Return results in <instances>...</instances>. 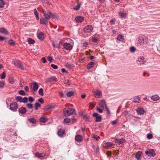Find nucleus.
I'll return each mask as SVG.
<instances>
[{
	"instance_id": "obj_1",
	"label": "nucleus",
	"mask_w": 160,
	"mask_h": 160,
	"mask_svg": "<svg viewBox=\"0 0 160 160\" xmlns=\"http://www.w3.org/2000/svg\"><path fill=\"white\" fill-rule=\"evenodd\" d=\"M148 38L145 36H141L137 39V44L142 46L146 45L148 42Z\"/></svg>"
},
{
	"instance_id": "obj_2",
	"label": "nucleus",
	"mask_w": 160,
	"mask_h": 160,
	"mask_svg": "<svg viewBox=\"0 0 160 160\" xmlns=\"http://www.w3.org/2000/svg\"><path fill=\"white\" fill-rule=\"evenodd\" d=\"M75 111V109L70 108H68V109L64 108L63 110L64 114L66 117L72 115Z\"/></svg>"
},
{
	"instance_id": "obj_3",
	"label": "nucleus",
	"mask_w": 160,
	"mask_h": 160,
	"mask_svg": "<svg viewBox=\"0 0 160 160\" xmlns=\"http://www.w3.org/2000/svg\"><path fill=\"white\" fill-rule=\"evenodd\" d=\"M13 63L18 68L22 70H24L26 69V68L23 66L21 62L19 60H14L13 61Z\"/></svg>"
},
{
	"instance_id": "obj_4",
	"label": "nucleus",
	"mask_w": 160,
	"mask_h": 160,
	"mask_svg": "<svg viewBox=\"0 0 160 160\" xmlns=\"http://www.w3.org/2000/svg\"><path fill=\"white\" fill-rule=\"evenodd\" d=\"M145 153L149 157H154L156 155L153 149H150L148 150H147L145 151Z\"/></svg>"
},
{
	"instance_id": "obj_5",
	"label": "nucleus",
	"mask_w": 160,
	"mask_h": 160,
	"mask_svg": "<svg viewBox=\"0 0 160 160\" xmlns=\"http://www.w3.org/2000/svg\"><path fill=\"white\" fill-rule=\"evenodd\" d=\"M18 108V104L16 102H13L10 105V109L13 112L16 111Z\"/></svg>"
},
{
	"instance_id": "obj_6",
	"label": "nucleus",
	"mask_w": 160,
	"mask_h": 160,
	"mask_svg": "<svg viewBox=\"0 0 160 160\" xmlns=\"http://www.w3.org/2000/svg\"><path fill=\"white\" fill-rule=\"evenodd\" d=\"M93 30L92 27L91 25H88L86 26L84 28V31L86 33H89L92 32Z\"/></svg>"
},
{
	"instance_id": "obj_7",
	"label": "nucleus",
	"mask_w": 160,
	"mask_h": 160,
	"mask_svg": "<svg viewBox=\"0 0 160 160\" xmlns=\"http://www.w3.org/2000/svg\"><path fill=\"white\" fill-rule=\"evenodd\" d=\"M115 142L116 143H118L119 144H123L125 142V140L124 138H121L117 139L116 138H114Z\"/></svg>"
},
{
	"instance_id": "obj_8",
	"label": "nucleus",
	"mask_w": 160,
	"mask_h": 160,
	"mask_svg": "<svg viewBox=\"0 0 160 160\" xmlns=\"http://www.w3.org/2000/svg\"><path fill=\"white\" fill-rule=\"evenodd\" d=\"M63 47L64 48L67 50H71L72 48V46L69 43H65L63 44Z\"/></svg>"
},
{
	"instance_id": "obj_9",
	"label": "nucleus",
	"mask_w": 160,
	"mask_h": 160,
	"mask_svg": "<svg viewBox=\"0 0 160 160\" xmlns=\"http://www.w3.org/2000/svg\"><path fill=\"white\" fill-rule=\"evenodd\" d=\"M93 94L94 95L95 97L97 98L101 97L102 96V92L100 91L97 90L96 91H93Z\"/></svg>"
},
{
	"instance_id": "obj_10",
	"label": "nucleus",
	"mask_w": 160,
	"mask_h": 160,
	"mask_svg": "<svg viewBox=\"0 0 160 160\" xmlns=\"http://www.w3.org/2000/svg\"><path fill=\"white\" fill-rule=\"evenodd\" d=\"M99 105L100 107L103 109H105L107 107L105 101L104 99L102 100L99 103Z\"/></svg>"
},
{
	"instance_id": "obj_11",
	"label": "nucleus",
	"mask_w": 160,
	"mask_h": 160,
	"mask_svg": "<svg viewBox=\"0 0 160 160\" xmlns=\"http://www.w3.org/2000/svg\"><path fill=\"white\" fill-rule=\"evenodd\" d=\"M18 111L19 113L24 114L26 112L27 110L24 107L22 106L19 109Z\"/></svg>"
},
{
	"instance_id": "obj_12",
	"label": "nucleus",
	"mask_w": 160,
	"mask_h": 160,
	"mask_svg": "<svg viewBox=\"0 0 160 160\" xmlns=\"http://www.w3.org/2000/svg\"><path fill=\"white\" fill-rule=\"evenodd\" d=\"M58 134L60 137H64L65 135V131L63 129H60L58 130Z\"/></svg>"
},
{
	"instance_id": "obj_13",
	"label": "nucleus",
	"mask_w": 160,
	"mask_h": 160,
	"mask_svg": "<svg viewBox=\"0 0 160 160\" xmlns=\"http://www.w3.org/2000/svg\"><path fill=\"white\" fill-rule=\"evenodd\" d=\"M145 59L143 57H139L138 58L137 62H140L141 64H144L145 62V61L144 60Z\"/></svg>"
},
{
	"instance_id": "obj_14",
	"label": "nucleus",
	"mask_w": 160,
	"mask_h": 160,
	"mask_svg": "<svg viewBox=\"0 0 160 160\" xmlns=\"http://www.w3.org/2000/svg\"><path fill=\"white\" fill-rule=\"evenodd\" d=\"M82 140V137L81 135H77L75 137V140L78 142H81Z\"/></svg>"
},
{
	"instance_id": "obj_15",
	"label": "nucleus",
	"mask_w": 160,
	"mask_h": 160,
	"mask_svg": "<svg viewBox=\"0 0 160 160\" xmlns=\"http://www.w3.org/2000/svg\"><path fill=\"white\" fill-rule=\"evenodd\" d=\"M137 112L138 114L141 115L144 114V111L143 108H139L137 109Z\"/></svg>"
},
{
	"instance_id": "obj_16",
	"label": "nucleus",
	"mask_w": 160,
	"mask_h": 160,
	"mask_svg": "<svg viewBox=\"0 0 160 160\" xmlns=\"http://www.w3.org/2000/svg\"><path fill=\"white\" fill-rule=\"evenodd\" d=\"M75 20L77 22H81L83 21L84 18L81 16H78L75 18Z\"/></svg>"
},
{
	"instance_id": "obj_17",
	"label": "nucleus",
	"mask_w": 160,
	"mask_h": 160,
	"mask_svg": "<svg viewBox=\"0 0 160 160\" xmlns=\"http://www.w3.org/2000/svg\"><path fill=\"white\" fill-rule=\"evenodd\" d=\"M47 80L49 82H52L53 81H56L57 80V79L55 77H52L48 78Z\"/></svg>"
},
{
	"instance_id": "obj_18",
	"label": "nucleus",
	"mask_w": 160,
	"mask_h": 160,
	"mask_svg": "<svg viewBox=\"0 0 160 160\" xmlns=\"http://www.w3.org/2000/svg\"><path fill=\"white\" fill-rule=\"evenodd\" d=\"M140 100V97L139 96H137L133 98V101L134 102L138 103Z\"/></svg>"
},
{
	"instance_id": "obj_19",
	"label": "nucleus",
	"mask_w": 160,
	"mask_h": 160,
	"mask_svg": "<svg viewBox=\"0 0 160 160\" xmlns=\"http://www.w3.org/2000/svg\"><path fill=\"white\" fill-rule=\"evenodd\" d=\"M0 33L5 34L8 35V32L5 28H0Z\"/></svg>"
},
{
	"instance_id": "obj_20",
	"label": "nucleus",
	"mask_w": 160,
	"mask_h": 160,
	"mask_svg": "<svg viewBox=\"0 0 160 160\" xmlns=\"http://www.w3.org/2000/svg\"><path fill=\"white\" fill-rule=\"evenodd\" d=\"M45 155V154L44 153H40L38 152H37L35 153V156L38 158H42L44 157Z\"/></svg>"
},
{
	"instance_id": "obj_21",
	"label": "nucleus",
	"mask_w": 160,
	"mask_h": 160,
	"mask_svg": "<svg viewBox=\"0 0 160 160\" xmlns=\"http://www.w3.org/2000/svg\"><path fill=\"white\" fill-rule=\"evenodd\" d=\"M142 153V152L141 151H139L137 152L135 158L137 160H139Z\"/></svg>"
},
{
	"instance_id": "obj_22",
	"label": "nucleus",
	"mask_w": 160,
	"mask_h": 160,
	"mask_svg": "<svg viewBox=\"0 0 160 160\" xmlns=\"http://www.w3.org/2000/svg\"><path fill=\"white\" fill-rule=\"evenodd\" d=\"M45 18L47 19H50V16H52V14L50 12H48V13L45 14L44 15Z\"/></svg>"
},
{
	"instance_id": "obj_23",
	"label": "nucleus",
	"mask_w": 160,
	"mask_h": 160,
	"mask_svg": "<svg viewBox=\"0 0 160 160\" xmlns=\"http://www.w3.org/2000/svg\"><path fill=\"white\" fill-rule=\"evenodd\" d=\"M113 144L112 143L110 142H107L105 146H104V148H106L108 149L111 146H112Z\"/></svg>"
},
{
	"instance_id": "obj_24",
	"label": "nucleus",
	"mask_w": 160,
	"mask_h": 160,
	"mask_svg": "<svg viewBox=\"0 0 160 160\" xmlns=\"http://www.w3.org/2000/svg\"><path fill=\"white\" fill-rule=\"evenodd\" d=\"M38 88V83L35 82L33 83L32 85V89L34 91L37 90Z\"/></svg>"
},
{
	"instance_id": "obj_25",
	"label": "nucleus",
	"mask_w": 160,
	"mask_h": 160,
	"mask_svg": "<svg viewBox=\"0 0 160 160\" xmlns=\"http://www.w3.org/2000/svg\"><path fill=\"white\" fill-rule=\"evenodd\" d=\"M151 98L152 100L155 101L159 100L160 98L157 95H155L151 96Z\"/></svg>"
},
{
	"instance_id": "obj_26",
	"label": "nucleus",
	"mask_w": 160,
	"mask_h": 160,
	"mask_svg": "<svg viewBox=\"0 0 160 160\" xmlns=\"http://www.w3.org/2000/svg\"><path fill=\"white\" fill-rule=\"evenodd\" d=\"M47 20L46 18H42L40 20V24H47Z\"/></svg>"
},
{
	"instance_id": "obj_27",
	"label": "nucleus",
	"mask_w": 160,
	"mask_h": 160,
	"mask_svg": "<svg viewBox=\"0 0 160 160\" xmlns=\"http://www.w3.org/2000/svg\"><path fill=\"white\" fill-rule=\"evenodd\" d=\"M37 37L39 39L43 40L44 39V34L42 32H40L38 35Z\"/></svg>"
},
{
	"instance_id": "obj_28",
	"label": "nucleus",
	"mask_w": 160,
	"mask_h": 160,
	"mask_svg": "<svg viewBox=\"0 0 160 160\" xmlns=\"http://www.w3.org/2000/svg\"><path fill=\"white\" fill-rule=\"evenodd\" d=\"M47 120V118L45 117H42L39 119L40 122H42L43 123L46 122Z\"/></svg>"
},
{
	"instance_id": "obj_29",
	"label": "nucleus",
	"mask_w": 160,
	"mask_h": 160,
	"mask_svg": "<svg viewBox=\"0 0 160 160\" xmlns=\"http://www.w3.org/2000/svg\"><path fill=\"white\" fill-rule=\"evenodd\" d=\"M119 17L122 18H125L127 14L125 13L119 12L118 13Z\"/></svg>"
},
{
	"instance_id": "obj_30",
	"label": "nucleus",
	"mask_w": 160,
	"mask_h": 160,
	"mask_svg": "<svg viewBox=\"0 0 160 160\" xmlns=\"http://www.w3.org/2000/svg\"><path fill=\"white\" fill-rule=\"evenodd\" d=\"M82 116L86 121H90V118L89 116L83 114L82 115Z\"/></svg>"
},
{
	"instance_id": "obj_31",
	"label": "nucleus",
	"mask_w": 160,
	"mask_h": 160,
	"mask_svg": "<svg viewBox=\"0 0 160 160\" xmlns=\"http://www.w3.org/2000/svg\"><path fill=\"white\" fill-rule=\"evenodd\" d=\"M95 65V63L93 62H89L87 65V68L88 69H90L92 66Z\"/></svg>"
},
{
	"instance_id": "obj_32",
	"label": "nucleus",
	"mask_w": 160,
	"mask_h": 160,
	"mask_svg": "<svg viewBox=\"0 0 160 160\" xmlns=\"http://www.w3.org/2000/svg\"><path fill=\"white\" fill-rule=\"evenodd\" d=\"M28 43L31 44H32L35 42V41L30 38H28Z\"/></svg>"
},
{
	"instance_id": "obj_33",
	"label": "nucleus",
	"mask_w": 160,
	"mask_h": 160,
	"mask_svg": "<svg viewBox=\"0 0 160 160\" xmlns=\"http://www.w3.org/2000/svg\"><path fill=\"white\" fill-rule=\"evenodd\" d=\"M34 12L35 15L36 16V18L37 20H38L39 19V18L38 16V13L36 9H34Z\"/></svg>"
},
{
	"instance_id": "obj_34",
	"label": "nucleus",
	"mask_w": 160,
	"mask_h": 160,
	"mask_svg": "<svg viewBox=\"0 0 160 160\" xmlns=\"http://www.w3.org/2000/svg\"><path fill=\"white\" fill-rule=\"evenodd\" d=\"M75 93L74 91H70L68 92L67 93V95L68 97H70L73 96Z\"/></svg>"
},
{
	"instance_id": "obj_35",
	"label": "nucleus",
	"mask_w": 160,
	"mask_h": 160,
	"mask_svg": "<svg viewBox=\"0 0 160 160\" xmlns=\"http://www.w3.org/2000/svg\"><path fill=\"white\" fill-rule=\"evenodd\" d=\"M22 97L20 96H17L16 97L15 99L17 102H22Z\"/></svg>"
},
{
	"instance_id": "obj_36",
	"label": "nucleus",
	"mask_w": 160,
	"mask_h": 160,
	"mask_svg": "<svg viewBox=\"0 0 160 160\" xmlns=\"http://www.w3.org/2000/svg\"><path fill=\"white\" fill-rule=\"evenodd\" d=\"M28 120L30 122L33 123V124L36 123V119H35L33 118H29L28 119Z\"/></svg>"
},
{
	"instance_id": "obj_37",
	"label": "nucleus",
	"mask_w": 160,
	"mask_h": 160,
	"mask_svg": "<svg viewBox=\"0 0 160 160\" xmlns=\"http://www.w3.org/2000/svg\"><path fill=\"white\" fill-rule=\"evenodd\" d=\"M5 4V2L3 0H0V8H3Z\"/></svg>"
},
{
	"instance_id": "obj_38",
	"label": "nucleus",
	"mask_w": 160,
	"mask_h": 160,
	"mask_svg": "<svg viewBox=\"0 0 160 160\" xmlns=\"http://www.w3.org/2000/svg\"><path fill=\"white\" fill-rule=\"evenodd\" d=\"M8 43L12 46H13L15 45V42L12 39L9 40L8 41Z\"/></svg>"
},
{
	"instance_id": "obj_39",
	"label": "nucleus",
	"mask_w": 160,
	"mask_h": 160,
	"mask_svg": "<svg viewBox=\"0 0 160 160\" xmlns=\"http://www.w3.org/2000/svg\"><path fill=\"white\" fill-rule=\"evenodd\" d=\"M35 109L36 110H37L38 109V108L40 107L41 105L38 102H36L35 104Z\"/></svg>"
},
{
	"instance_id": "obj_40",
	"label": "nucleus",
	"mask_w": 160,
	"mask_h": 160,
	"mask_svg": "<svg viewBox=\"0 0 160 160\" xmlns=\"http://www.w3.org/2000/svg\"><path fill=\"white\" fill-rule=\"evenodd\" d=\"M81 5L77 4L74 6L73 8V9L75 10H78L79 9Z\"/></svg>"
},
{
	"instance_id": "obj_41",
	"label": "nucleus",
	"mask_w": 160,
	"mask_h": 160,
	"mask_svg": "<svg viewBox=\"0 0 160 160\" xmlns=\"http://www.w3.org/2000/svg\"><path fill=\"white\" fill-rule=\"evenodd\" d=\"M52 45L53 47L57 48H59V45L57 43L53 42L52 44Z\"/></svg>"
},
{
	"instance_id": "obj_42",
	"label": "nucleus",
	"mask_w": 160,
	"mask_h": 160,
	"mask_svg": "<svg viewBox=\"0 0 160 160\" xmlns=\"http://www.w3.org/2000/svg\"><path fill=\"white\" fill-rule=\"evenodd\" d=\"M101 117L98 116V117H97L96 118V119L95 121V122H101Z\"/></svg>"
},
{
	"instance_id": "obj_43",
	"label": "nucleus",
	"mask_w": 160,
	"mask_h": 160,
	"mask_svg": "<svg viewBox=\"0 0 160 160\" xmlns=\"http://www.w3.org/2000/svg\"><path fill=\"white\" fill-rule=\"evenodd\" d=\"M123 36L121 35H118L117 37V40L119 41H121V40L123 39Z\"/></svg>"
},
{
	"instance_id": "obj_44",
	"label": "nucleus",
	"mask_w": 160,
	"mask_h": 160,
	"mask_svg": "<svg viewBox=\"0 0 160 160\" xmlns=\"http://www.w3.org/2000/svg\"><path fill=\"white\" fill-rule=\"evenodd\" d=\"M28 102V98L27 97H24L23 98H22V102L23 103H27Z\"/></svg>"
},
{
	"instance_id": "obj_45",
	"label": "nucleus",
	"mask_w": 160,
	"mask_h": 160,
	"mask_svg": "<svg viewBox=\"0 0 160 160\" xmlns=\"http://www.w3.org/2000/svg\"><path fill=\"white\" fill-rule=\"evenodd\" d=\"M8 80L9 82L11 84L13 83L14 82V78L13 77H10L9 78Z\"/></svg>"
},
{
	"instance_id": "obj_46",
	"label": "nucleus",
	"mask_w": 160,
	"mask_h": 160,
	"mask_svg": "<svg viewBox=\"0 0 160 160\" xmlns=\"http://www.w3.org/2000/svg\"><path fill=\"white\" fill-rule=\"evenodd\" d=\"M70 119L69 118H66L64 119V123H69L70 122Z\"/></svg>"
},
{
	"instance_id": "obj_47",
	"label": "nucleus",
	"mask_w": 160,
	"mask_h": 160,
	"mask_svg": "<svg viewBox=\"0 0 160 160\" xmlns=\"http://www.w3.org/2000/svg\"><path fill=\"white\" fill-rule=\"evenodd\" d=\"M19 94L21 95H24L25 94V92L23 90H20L18 92Z\"/></svg>"
},
{
	"instance_id": "obj_48",
	"label": "nucleus",
	"mask_w": 160,
	"mask_h": 160,
	"mask_svg": "<svg viewBox=\"0 0 160 160\" xmlns=\"http://www.w3.org/2000/svg\"><path fill=\"white\" fill-rule=\"evenodd\" d=\"M38 93L41 96H43V90L42 88L39 89L38 91Z\"/></svg>"
},
{
	"instance_id": "obj_49",
	"label": "nucleus",
	"mask_w": 160,
	"mask_h": 160,
	"mask_svg": "<svg viewBox=\"0 0 160 160\" xmlns=\"http://www.w3.org/2000/svg\"><path fill=\"white\" fill-rule=\"evenodd\" d=\"M130 51L131 52H134L136 50L134 46L131 47L130 48Z\"/></svg>"
},
{
	"instance_id": "obj_50",
	"label": "nucleus",
	"mask_w": 160,
	"mask_h": 160,
	"mask_svg": "<svg viewBox=\"0 0 160 160\" xmlns=\"http://www.w3.org/2000/svg\"><path fill=\"white\" fill-rule=\"evenodd\" d=\"M6 77V74L4 72H3L1 75H0V78H1L2 79H4Z\"/></svg>"
},
{
	"instance_id": "obj_51",
	"label": "nucleus",
	"mask_w": 160,
	"mask_h": 160,
	"mask_svg": "<svg viewBox=\"0 0 160 160\" xmlns=\"http://www.w3.org/2000/svg\"><path fill=\"white\" fill-rule=\"evenodd\" d=\"M34 99L32 97L30 96L28 98V101L30 103H32L34 101Z\"/></svg>"
},
{
	"instance_id": "obj_52",
	"label": "nucleus",
	"mask_w": 160,
	"mask_h": 160,
	"mask_svg": "<svg viewBox=\"0 0 160 160\" xmlns=\"http://www.w3.org/2000/svg\"><path fill=\"white\" fill-rule=\"evenodd\" d=\"M26 106L29 109H32V104L31 103H28L26 104Z\"/></svg>"
},
{
	"instance_id": "obj_53",
	"label": "nucleus",
	"mask_w": 160,
	"mask_h": 160,
	"mask_svg": "<svg viewBox=\"0 0 160 160\" xmlns=\"http://www.w3.org/2000/svg\"><path fill=\"white\" fill-rule=\"evenodd\" d=\"M96 110L100 113H102L103 112V110L102 109L99 107H97L96 108Z\"/></svg>"
},
{
	"instance_id": "obj_54",
	"label": "nucleus",
	"mask_w": 160,
	"mask_h": 160,
	"mask_svg": "<svg viewBox=\"0 0 160 160\" xmlns=\"http://www.w3.org/2000/svg\"><path fill=\"white\" fill-rule=\"evenodd\" d=\"M51 66L52 68L54 69H57L58 68V67L57 65L54 64H52L51 65Z\"/></svg>"
},
{
	"instance_id": "obj_55",
	"label": "nucleus",
	"mask_w": 160,
	"mask_h": 160,
	"mask_svg": "<svg viewBox=\"0 0 160 160\" xmlns=\"http://www.w3.org/2000/svg\"><path fill=\"white\" fill-rule=\"evenodd\" d=\"M5 84L4 82H0V88H2L4 87Z\"/></svg>"
},
{
	"instance_id": "obj_56",
	"label": "nucleus",
	"mask_w": 160,
	"mask_h": 160,
	"mask_svg": "<svg viewBox=\"0 0 160 160\" xmlns=\"http://www.w3.org/2000/svg\"><path fill=\"white\" fill-rule=\"evenodd\" d=\"M38 101L40 102L41 104L44 103V100L42 98H40L38 100Z\"/></svg>"
},
{
	"instance_id": "obj_57",
	"label": "nucleus",
	"mask_w": 160,
	"mask_h": 160,
	"mask_svg": "<svg viewBox=\"0 0 160 160\" xmlns=\"http://www.w3.org/2000/svg\"><path fill=\"white\" fill-rule=\"evenodd\" d=\"M147 138L148 139H150L152 138V134H151L150 133H148L147 134Z\"/></svg>"
},
{
	"instance_id": "obj_58",
	"label": "nucleus",
	"mask_w": 160,
	"mask_h": 160,
	"mask_svg": "<svg viewBox=\"0 0 160 160\" xmlns=\"http://www.w3.org/2000/svg\"><path fill=\"white\" fill-rule=\"evenodd\" d=\"M92 40L93 42H96L98 41V39L95 37H93L92 38Z\"/></svg>"
},
{
	"instance_id": "obj_59",
	"label": "nucleus",
	"mask_w": 160,
	"mask_h": 160,
	"mask_svg": "<svg viewBox=\"0 0 160 160\" xmlns=\"http://www.w3.org/2000/svg\"><path fill=\"white\" fill-rule=\"evenodd\" d=\"M48 60L49 61L51 62H52V58L51 57L49 56L48 58Z\"/></svg>"
},
{
	"instance_id": "obj_60",
	"label": "nucleus",
	"mask_w": 160,
	"mask_h": 160,
	"mask_svg": "<svg viewBox=\"0 0 160 160\" xmlns=\"http://www.w3.org/2000/svg\"><path fill=\"white\" fill-rule=\"evenodd\" d=\"M110 22L111 24L114 25L115 23V19H111Z\"/></svg>"
},
{
	"instance_id": "obj_61",
	"label": "nucleus",
	"mask_w": 160,
	"mask_h": 160,
	"mask_svg": "<svg viewBox=\"0 0 160 160\" xmlns=\"http://www.w3.org/2000/svg\"><path fill=\"white\" fill-rule=\"evenodd\" d=\"M6 39V38H5L0 36V41H3L4 40H5Z\"/></svg>"
},
{
	"instance_id": "obj_62",
	"label": "nucleus",
	"mask_w": 160,
	"mask_h": 160,
	"mask_svg": "<svg viewBox=\"0 0 160 160\" xmlns=\"http://www.w3.org/2000/svg\"><path fill=\"white\" fill-rule=\"evenodd\" d=\"M92 138L95 139L96 140H98V139H97V138H99V137H97V135L94 134V135H93L92 137Z\"/></svg>"
},
{
	"instance_id": "obj_63",
	"label": "nucleus",
	"mask_w": 160,
	"mask_h": 160,
	"mask_svg": "<svg viewBox=\"0 0 160 160\" xmlns=\"http://www.w3.org/2000/svg\"><path fill=\"white\" fill-rule=\"evenodd\" d=\"M42 63H44L46 62V60L45 58L44 57H43L42 58Z\"/></svg>"
},
{
	"instance_id": "obj_64",
	"label": "nucleus",
	"mask_w": 160,
	"mask_h": 160,
	"mask_svg": "<svg viewBox=\"0 0 160 160\" xmlns=\"http://www.w3.org/2000/svg\"><path fill=\"white\" fill-rule=\"evenodd\" d=\"M98 113L95 112L94 113L93 115L92 116L94 117H95L96 118L98 116Z\"/></svg>"
}]
</instances>
